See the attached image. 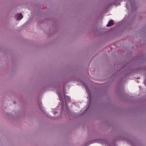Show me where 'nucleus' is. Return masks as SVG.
I'll use <instances>...</instances> for the list:
<instances>
[{
    "label": "nucleus",
    "mask_w": 146,
    "mask_h": 146,
    "mask_svg": "<svg viewBox=\"0 0 146 146\" xmlns=\"http://www.w3.org/2000/svg\"><path fill=\"white\" fill-rule=\"evenodd\" d=\"M65 89L64 88V95L65 99V103L66 106V111L67 113V114L69 115H71V113L70 111V110L68 108V105H67V103H69L71 102V100L70 98H69V97L67 96H66L65 95Z\"/></svg>",
    "instance_id": "f257e3e1"
},
{
    "label": "nucleus",
    "mask_w": 146,
    "mask_h": 146,
    "mask_svg": "<svg viewBox=\"0 0 146 146\" xmlns=\"http://www.w3.org/2000/svg\"><path fill=\"white\" fill-rule=\"evenodd\" d=\"M97 142L102 144H106L107 143V141L105 139H97L89 141V143H93L95 142Z\"/></svg>",
    "instance_id": "f03ea898"
},
{
    "label": "nucleus",
    "mask_w": 146,
    "mask_h": 146,
    "mask_svg": "<svg viewBox=\"0 0 146 146\" xmlns=\"http://www.w3.org/2000/svg\"><path fill=\"white\" fill-rule=\"evenodd\" d=\"M132 7V10H135L137 7L135 5L133 0H129Z\"/></svg>",
    "instance_id": "7ed1b4c3"
},
{
    "label": "nucleus",
    "mask_w": 146,
    "mask_h": 146,
    "mask_svg": "<svg viewBox=\"0 0 146 146\" xmlns=\"http://www.w3.org/2000/svg\"><path fill=\"white\" fill-rule=\"evenodd\" d=\"M4 114L5 116H7V117L10 120H13L14 119V117L13 116L10 114L8 113L5 112Z\"/></svg>",
    "instance_id": "20e7f679"
},
{
    "label": "nucleus",
    "mask_w": 146,
    "mask_h": 146,
    "mask_svg": "<svg viewBox=\"0 0 146 146\" xmlns=\"http://www.w3.org/2000/svg\"><path fill=\"white\" fill-rule=\"evenodd\" d=\"M15 19L17 20H19L21 19L23 17V16L22 14L21 13H17L16 14L15 16Z\"/></svg>",
    "instance_id": "39448f33"
},
{
    "label": "nucleus",
    "mask_w": 146,
    "mask_h": 146,
    "mask_svg": "<svg viewBox=\"0 0 146 146\" xmlns=\"http://www.w3.org/2000/svg\"><path fill=\"white\" fill-rule=\"evenodd\" d=\"M85 89L86 90V91L87 92L88 94V96H89V103H90L91 101V99L90 98V93L89 91L88 90V88L87 87H85Z\"/></svg>",
    "instance_id": "423d86ee"
},
{
    "label": "nucleus",
    "mask_w": 146,
    "mask_h": 146,
    "mask_svg": "<svg viewBox=\"0 0 146 146\" xmlns=\"http://www.w3.org/2000/svg\"><path fill=\"white\" fill-rule=\"evenodd\" d=\"M44 113L47 117H48L49 118L52 119H55V118H54L53 117H52L48 115V114L44 110V112H43Z\"/></svg>",
    "instance_id": "0eeeda50"
},
{
    "label": "nucleus",
    "mask_w": 146,
    "mask_h": 146,
    "mask_svg": "<svg viewBox=\"0 0 146 146\" xmlns=\"http://www.w3.org/2000/svg\"><path fill=\"white\" fill-rule=\"evenodd\" d=\"M111 22L112 23H113V20H110V21L108 22V24L106 25L107 27H109L112 26V24L111 23L110 24V23Z\"/></svg>",
    "instance_id": "6e6552de"
},
{
    "label": "nucleus",
    "mask_w": 146,
    "mask_h": 146,
    "mask_svg": "<svg viewBox=\"0 0 146 146\" xmlns=\"http://www.w3.org/2000/svg\"><path fill=\"white\" fill-rule=\"evenodd\" d=\"M38 105L40 110H41L42 112H44V110L42 108V107L41 105V103L40 102H38Z\"/></svg>",
    "instance_id": "1a4fd4ad"
},
{
    "label": "nucleus",
    "mask_w": 146,
    "mask_h": 146,
    "mask_svg": "<svg viewBox=\"0 0 146 146\" xmlns=\"http://www.w3.org/2000/svg\"><path fill=\"white\" fill-rule=\"evenodd\" d=\"M57 94H58V95L59 97V100L60 101H61V98L60 97V94L59 93H58V92H57Z\"/></svg>",
    "instance_id": "9d476101"
},
{
    "label": "nucleus",
    "mask_w": 146,
    "mask_h": 146,
    "mask_svg": "<svg viewBox=\"0 0 146 146\" xmlns=\"http://www.w3.org/2000/svg\"><path fill=\"white\" fill-rule=\"evenodd\" d=\"M92 143H89V141L87 143L86 145L85 146H88V145H89L90 144H92Z\"/></svg>",
    "instance_id": "9b49d317"
},
{
    "label": "nucleus",
    "mask_w": 146,
    "mask_h": 146,
    "mask_svg": "<svg viewBox=\"0 0 146 146\" xmlns=\"http://www.w3.org/2000/svg\"><path fill=\"white\" fill-rule=\"evenodd\" d=\"M57 113V111H55V112H54L53 113L54 114H56V113Z\"/></svg>",
    "instance_id": "f8f14e48"
},
{
    "label": "nucleus",
    "mask_w": 146,
    "mask_h": 146,
    "mask_svg": "<svg viewBox=\"0 0 146 146\" xmlns=\"http://www.w3.org/2000/svg\"><path fill=\"white\" fill-rule=\"evenodd\" d=\"M111 23L112 24V25H113V24L114 23L113 22V23H112V22H110V24H111Z\"/></svg>",
    "instance_id": "ddd939ff"
},
{
    "label": "nucleus",
    "mask_w": 146,
    "mask_h": 146,
    "mask_svg": "<svg viewBox=\"0 0 146 146\" xmlns=\"http://www.w3.org/2000/svg\"><path fill=\"white\" fill-rule=\"evenodd\" d=\"M144 84H145L146 86V81L144 82Z\"/></svg>",
    "instance_id": "4468645a"
},
{
    "label": "nucleus",
    "mask_w": 146,
    "mask_h": 146,
    "mask_svg": "<svg viewBox=\"0 0 146 146\" xmlns=\"http://www.w3.org/2000/svg\"><path fill=\"white\" fill-rule=\"evenodd\" d=\"M126 7H127V9H128V5H127V4L126 5Z\"/></svg>",
    "instance_id": "2eb2a0df"
},
{
    "label": "nucleus",
    "mask_w": 146,
    "mask_h": 146,
    "mask_svg": "<svg viewBox=\"0 0 146 146\" xmlns=\"http://www.w3.org/2000/svg\"><path fill=\"white\" fill-rule=\"evenodd\" d=\"M63 107V104H62V108Z\"/></svg>",
    "instance_id": "dca6fc26"
}]
</instances>
